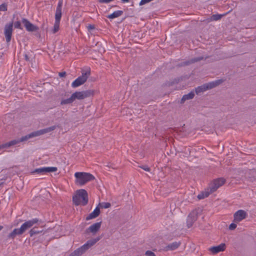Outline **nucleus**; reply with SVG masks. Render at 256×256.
<instances>
[{
	"label": "nucleus",
	"mask_w": 256,
	"mask_h": 256,
	"mask_svg": "<svg viewBox=\"0 0 256 256\" xmlns=\"http://www.w3.org/2000/svg\"><path fill=\"white\" fill-rule=\"evenodd\" d=\"M88 194L84 189L77 190L72 197V202L76 206H86L88 204Z\"/></svg>",
	"instance_id": "f257e3e1"
},
{
	"label": "nucleus",
	"mask_w": 256,
	"mask_h": 256,
	"mask_svg": "<svg viewBox=\"0 0 256 256\" xmlns=\"http://www.w3.org/2000/svg\"><path fill=\"white\" fill-rule=\"evenodd\" d=\"M102 236H98L94 238L90 239L80 248H77L74 252L70 254L69 256H80L88 250L91 246H94L101 238Z\"/></svg>",
	"instance_id": "f03ea898"
},
{
	"label": "nucleus",
	"mask_w": 256,
	"mask_h": 256,
	"mask_svg": "<svg viewBox=\"0 0 256 256\" xmlns=\"http://www.w3.org/2000/svg\"><path fill=\"white\" fill-rule=\"evenodd\" d=\"M74 176L76 178V184L80 186H83L95 178L90 173L84 172H76L74 174Z\"/></svg>",
	"instance_id": "7ed1b4c3"
},
{
	"label": "nucleus",
	"mask_w": 256,
	"mask_h": 256,
	"mask_svg": "<svg viewBox=\"0 0 256 256\" xmlns=\"http://www.w3.org/2000/svg\"><path fill=\"white\" fill-rule=\"evenodd\" d=\"M224 80H223L220 79L216 80L215 81L204 84L196 88V93L197 94H199L201 92H204L206 90L212 89L222 84L224 82Z\"/></svg>",
	"instance_id": "20e7f679"
},
{
	"label": "nucleus",
	"mask_w": 256,
	"mask_h": 256,
	"mask_svg": "<svg viewBox=\"0 0 256 256\" xmlns=\"http://www.w3.org/2000/svg\"><path fill=\"white\" fill-rule=\"evenodd\" d=\"M62 0H60L55 14V22L52 30L54 34L56 33L59 30L60 20L62 17Z\"/></svg>",
	"instance_id": "39448f33"
},
{
	"label": "nucleus",
	"mask_w": 256,
	"mask_h": 256,
	"mask_svg": "<svg viewBox=\"0 0 256 256\" xmlns=\"http://www.w3.org/2000/svg\"><path fill=\"white\" fill-rule=\"evenodd\" d=\"M90 74V70L83 72L81 76H78L72 84V88L78 87L84 84Z\"/></svg>",
	"instance_id": "423d86ee"
},
{
	"label": "nucleus",
	"mask_w": 256,
	"mask_h": 256,
	"mask_svg": "<svg viewBox=\"0 0 256 256\" xmlns=\"http://www.w3.org/2000/svg\"><path fill=\"white\" fill-rule=\"evenodd\" d=\"M94 94L93 90H88L82 92H76L72 94V96L74 100L76 99L81 100L93 96Z\"/></svg>",
	"instance_id": "0eeeda50"
},
{
	"label": "nucleus",
	"mask_w": 256,
	"mask_h": 256,
	"mask_svg": "<svg viewBox=\"0 0 256 256\" xmlns=\"http://www.w3.org/2000/svg\"><path fill=\"white\" fill-rule=\"evenodd\" d=\"M226 182V180L222 178L214 180L210 185L208 190H210L211 192L216 191L218 188L222 186Z\"/></svg>",
	"instance_id": "6e6552de"
},
{
	"label": "nucleus",
	"mask_w": 256,
	"mask_h": 256,
	"mask_svg": "<svg viewBox=\"0 0 256 256\" xmlns=\"http://www.w3.org/2000/svg\"><path fill=\"white\" fill-rule=\"evenodd\" d=\"M198 210H194L188 215L186 220V224L188 228H190L198 218Z\"/></svg>",
	"instance_id": "1a4fd4ad"
},
{
	"label": "nucleus",
	"mask_w": 256,
	"mask_h": 256,
	"mask_svg": "<svg viewBox=\"0 0 256 256\" xmlns=\"http://www.w3.org/2000/svg\"><path fill=\"white\" fill-rule=\"evenodd\" d=\"M13 22H11L6 24L4 28V34L6 39V42H9L12 38V33Z\"/></svg>",
	"instance_id": "9d476101"
},
{
	"label": "nucleus",
	"mask_w": 256,
	"mask_h": 256,
	"mask_svg": "<svg viewBox=\"0 0 256 256\" xmlns=\"http://www.w3.org/2000/svg\"><path fill=\"white\" fill-rule=\"evenodd\" d=\"M57 170L56 167H42L35 169L32 173L43 174L47 172H55Z\"/></svg>",
	"instance_id": "9b49d317"
},
{
	"label": "nucleus",
	"mask_w": 256,
	"mask_h": 256,
	"mask_svg": "<svg viewBox=\"0 0 256 256\" xmlns=\"http://www.w3.org/2000/svg\"><path fill=\"white\" fill-rule=\"evenodd\" d=\"M22 23L24 24L26 30L28 32H36L39 30L38 27L32 24L27 19L23 18Z\"/></svg>",
	"instance_id": "f8f14e48"
},
{
	"label": "nucleus",
	"mask_w": 256,
	"mask_h": 256,
	"mask_svg": "<svg viewBox=\"0 0 256 256\" xmlns=\"http://www.w3.org/2000/svg\"><path fill=\"white\" fill-rule=\"evenodd\" d=\"M38 222V219L37 218H33L31 220L26 222L20 226V229L24 233L27 230L32 227L35 224Z\"/></svg>",
	"instance_id": "ddd939ff"
},
{
	"label": "nucleus",
	"mask_w": 256,
	"mask_h": 256,
	"mask_svg": "<svg viewBox=\"0 0 256 256\" xmlns=\"http://www.w3.org/2000/svg\"><path fill=\"white\" fill-rule=\"evenodd\" d=\"M102 222L94 223L91 225L89 228L86 230V233H92L93 235L95 234L100 229Z\"/></svg>",
	"instance_id": "4468645a"
},
{
	"label": "nucleus",
	"mask_w": 256,
	"mask_h": 256,
	"mask_svg": "<svg viewBox=\"0 0 256 256\" xmlns=\"http://www.w3.org/2000/svg\"><path fill=\"white\" fill-rule=\"evenodd\" d=\"M247 216V213L244 210H240L236 212L234 214V222L238 223L244 219Z\"/></svg>",
	"instance_id": "2eb2a0df"
},
{
	"label": "nucleus",
	"mask_w": 256,
	"mask_h": 256,
	"mask_svg": "<svg viewBox=\"0 0 256 256\" xmlns=\"http://www.w3.org/2000/svg\"><path fill=\"white\" fill-rule=\"evenodd\" d=\"M226 249V244H221L220 245L216 246H212L209 248V250L214 254H217L220 252H223Z\"/></svg>",
	"instance_id": "dca6fc26"
},
{
	"label": "nucleus",
	"mask_w": 256,
	"mask_h": 256,
	"mask_svg": "<svg viewBox=\"0 0 256 256\" xmlns=\"http://www.w3.org/2000/svg\"><path fill=\"white\" fill-rule=\"evenodd\" d=\"M208 57L204 58L203 56H198L196 58H193L190 59V60H186V62H184L181 66H188L192 64H194V62L200 61L203 60H206Z\"/></svg>",
	"instance_id": "f3484780"
},
{
	"label": "nucleus",
	"mask_w": 256,
	"mask_h": 256,
	"mask_svg": "<svg viewBox=\"0 0 256 256\" xmlns=\"http://www.w3.org/2000/svg\"><path fill=\"white\" fill-rule=\"evenodd\" d=\"M100 209L98 206H96L94 210L91 212L86 218V220H90L91 219L94 218L98 217L100 214Z\"/></svg>",
	"instance_id": "a211bd4d"
},
{
	"label": "nucleus",
	"mask_w": 256,
	"mask_h": 256,
	"mask_svg": "<svg viewBox=\"0 0 256 256\" xmlns=\"http://www.w3.org/2000/svg\"><path fill=\"white\" fill-rule=\"evenodd\" d=\"M23 232L20 228H14L10 233L8 235V238L10 239H14L18 235H21L23 234Z\"/></svg>",
	"instance_id": "6ab92c4d"
},
{
	"label": "nucleus",
	"mask_w": 256,
	"mask_h": 256,
	"mask_svg": "<svg viewBox=\"0 0 256 256\" xmlns=\"http://www.w3.org/2000/svg\"><path fill=\"white\" fill-rule=\"evenodd\" d=\"M58 126H53L44 129L37 130L36 132V133L38 134V136L52 132Z\"/></svg>",
	"instance_id": "aec40b11"
},
{
	"label": "nucleus",
	"mask_w": 256,
	"mask_h": 256,
	"mask_svg": "<svg viewBox=\"0 0 256 256\" xmlns=\"http://www.w3.org/2000/svg\"><path fill=\"white\" fill-rule=\"evenodd\" d=\"M194 92L192 91L188 94H184L180 100V104H184V102L186 100H192L194 98Z\"/></svg>",
	"instance_id": "412c9836"
},
{
	"label": "nucleus",
	"mask_w": 256,
	"mask_h": 256,
	"mask_svg": "<svg viewBox=\"0 0 256 256\" xmlns=\"http://www.w3.org/2000/svg\"><path fill=\"white\" fill-rule=\"evenodd\" d=\"M180 244V242H174L172 243L168 244L166 247V250H173L176 249Z\"/></svg>",
	"instance_id": "4be33fe9"
},
{
	"label": "nucleus",
	"mask_w": 256,
	"mask_h": 256,
	"mask_svg": "<svg viewBox=\"0 0 256 256\" xmlns=\"http://www.w3.org/2000/svg\"><path fill=\"white\" fill-rule=\"evenodd\" d=\"M35 136H38V134L36 133V131L31 132L30 134H28L25 136H22L21 138H20V142L26 141L30 139V138H34Z\"/></svg>",
	"instance_id": "5701e85b"
},
{
	"label": "nucleus",
	"mask_w": 256,
	"mask_h": 256,
	"mask_svg": "<svg viewBox=\"0 0 256 256\" xmlns=\"http://www.w3.org/2000/svg\"><path fill=\"white\" fill-rule=\"evenodd\" d=\"M44 230L42 228H38L37 227H34L32 228L30 230L29 233L30 236L32 237L35 234H38L40 233H42L43 232Z\"/></svg>",
	"instance_id": "b1692460"
},
{
	"label": "nucleus",
	"mask_w": 256,
	"mask_h": 256,
	"mask_svg": "<svg viewBox=\"0 0 256 256\" xmlns=\"http://www.w3.org/2000/svg\"><path fill=\"white\" fill-rule=\"evenodd\" d=\"M123 14V11L122 10H117L114 12L112 14L108 15L107 17L110 19H113L118 17L120 16Z\"/></svg>",
	"instance_id": "393cba45"
},
{
	"label": "nucleus",
	"mask_w": 256,
	"mask_h": 256,
	"mask_svg": "<svg viewBox=\"0 0 256 256\" xmlns=\"http://www.w3.org/2000/svg\"><path fill=\"white\" fill-rule=\"evenodd\" d=\"M210 190H208V191L202 192L200 194H198V198L199 200L204 199L205 198H207L208 196L211 194Z\"/></svg>",
	"instance_id": "a878e982"
},
{
	"label": "nucleus",
	"mask_w": 256,
	"mask_h": 256,
	"mask_svg": "<svg viewBox=\"0 0 256 256\" xmlns=\"http://www.w3.org/2000/svg\"><path fill=\"white\" fill-rule=\"evenodd\" d=\"M74 102V99L73 98L72 96V95L70 97L67 99H64L61 100L60 104L64 105L66 104H70Z\"/></svg>",
	"instance_id": "bb28decb"
},
{
	"label": "nucleus",
	"mask_w": 256,
	"mask_h": 256,
	"mask_svg": "<svg viewBox=\"0 0 256 256\" xmlns=\"http://www.w3.org/2000/svg\"><path fill=\"white\" fill-rule=\"evenodd\" d=\"M20 142V138L18 139V140H12L4 144V146H6L8 148L10 147V146L17 144H18Z\"/></svg>",
	"instance_id": "cd10ccee"
},
{
	"label": "nucleus",
	"mask_w": 256,
	"mask_h": 256,
	"mask_svg": "<svg viewBox=\"0 0 256 256\" xmlns=\"http://www.w3.org/2000/svg\"><path fill=\"white\" fill-rule=\"evenodd\" d=\"M226 14L227 13L224 14H213L212 16V20H220V18H222L223 16H226Z\"/></svg>",
	"instance_id": "c85d7f7f"
},
{
	"label": "nucleus",
	"mask_w": 256,
	"mask_h": 256,
	"mask_svg": "<svg viewBox=\"0 0 256 256\" xmlns=\"http://www.w3.org/2000/svg\"><path fill=\"white\" fill-rule=\"evenodd\" d=\"M100 205L102 208H108L110 207L111 204L110 202H102L100 203Z\"/></svg>",
	"instance_id": "c756f323"
},
{
	"label": "nucleus",
	"mask_w": 256,
	"mask_h": 256,
	"mask_svg": "<svg viewBox=\"0 0 256 256\" xmlns=\"http://www.w3.org/2000/svg\"><path fill=\"white\" fill-rule=\"evenodd\" d=\"M31 52H28V54H24V60H26V61H28V62H31L32 61V58H31V56H32V54H30Z\"/></svg>",
	"instance_id": "7c9ffc66"
},
{
	"label": "nucleus",
	"mask_w": 256,
	"mask_h": 256,
	"mask_svg": "<svg viewBox=\"0 0 256 256\" xmlns=\"http://www.w3.org/2000/svg\"><path fill=\"white\" fill-rule=\"evenodd\" d=\"M14 28H16L22 29L21 23L20 21H17L14 23Z\"/></svg>",
	"instance_id": "2f4dec72"
},
{
	"label": "nucleus",
	"mask_w": 256,
	"mask_h": 256,
	"mask_svg": "<svg viewBox=\"0 0 256 256\" xmlns=\"http://www.w3.org/2000/svg\"><path fill=\"white\" fill-rule=\"evenodd\" d=\"M7 10V6L5 4L0 5V11H6Z\"/></svg>",
	"instance_id": "473e14b6"
},
{
	"label": "nucleus",
	"mask_w": 256,
	"mask_h": 256,
	"mask_svg": "<svg viewBox=\"0 0 256 256\" xmlns=\"http://www.w3.org/2000/svg\"><path fill=\"white\" fill-rule=\"evenodd\" d=\"M145 254L146 256H156L154 252L150 250H147Z\"/></svg>",
	"instance_id": "72a5a7b5"
},
{
	"label": "nucleus",
	"mask_w": 256,
	"mask_h": 256,
	"mask_svg": "<svg viewBox=\"0 0 256 256\" xmlns=\"http://www.w3.org/2000/svg\"><path fill=\"white\" fill-rule=\"evenodd\" d=\"M140 168H142L144 170L146 171V172H150V168L149 167H148L147 166H139Z\"/></svg>",
	"instance_id": "f704fd0d"
},
{
	"label": "nucleus",
	"mask_w": 256,
	"mask_h": 256,
	"mask_svg": "<svg viewBox=\"0 0 256 256\" xmlns=\"http://www.w3.org/2000/svg\"><path fill=\"white\" fill-rule=\"evenodd\" d=\"M236 227V224L234 223L231 224L229 226V229L230 230H234Z\"/></svg>",
	"instance_id": "c9c22d12"
},
{
	"label": "nucleus",
	"mask_w": 256,
	"mask_h": 256,
	"mask_svg": "<svg viewBox=\"0 0 256 256\" xmlns=\"http://www.w3.org/2000/svg\"><path fill=\"white\" fill-rule=\"evenodd\" d=\"M113 0H99V2L101 3H108Z\"/></svg>",
	"instance_id": "e433bc0d"
},
{
	"label": "nucleus",
	"mask_w": 256,
	"mask_h": 256,
	"mask_svg": "<svg viewBox=\"0 0 256 256\" xmlns=\"http://www.w3.org/2000/svg\"><path fill=\"white\" fill-rule=\"evenodd\" d=\"M66 75V72H62L58 73V76L60 77H64Z\"/></svg>",
	"instance_id": "4c0bfd02"
},
{
	"label": "nucleus",
	"mask_w": 256,
	"mask_h": 256,
	"mask_svg": "<svg viewBox=\"0 0 256 256\" xmlns=\"http://www.w3.org/2000/svg\"><path fill=\"white\" fill-rule=\"evenodd\" d=\"M94 25H92V24H90L88 26V30H94Z\"/></svg>",
	"instance_id": "58836bf2"
},
{
	"label": "nucleus",
	"mask_w": 256,
	"mask_h": 256,
	"mask_svg": "<svg viewBox=\"0 0 256 256\" xmlns=\"http://www.w3.org/2000/svg\"><path fill=\"white\" fill-rule=\"evenodd\" d=\"M6 178H7V176H4V178H2L0 179V186L4 184V182H3V180H5L6 179Z\"/></svg>",
	"instance_id": "ea45409f"
},
{
	"label": "nucleus",
	"mask_w": 256,
	"mask_h": 256,
	"mask_svg": "<svg viewBox=\"0 0 256 256\" xmlns=\"http://www.w3.org/2000/svg\"><path fill=\"white\" fill-rule=\"evenodd\" d=\"M4 146V144H2V145L0 146V150L2 149V148H7L6 146Z\"/></svg>",
	"instance_id": "a19ab883"
},
{
	"label": "nucleus",
	"mask_w": 256,
	"mask_h": 256,
	"mask_svg": "<svg viewBox=\"0 0 256 256\" xmlns=\"http://www.w3.org/2000/svg\"><path fill=\"white\" fill-rule=\"evenodd\" d=\"M130 1V0H122V2H128Z\"/></svg>",
	"instance_id": "79ce46f5"
},
{
	"label": "nucleus",
	"mask_w": 256,
	"mask_h": 256,
	"mask_svg": "<svg viewBox=\"0 0 256 256\" xmlns=\"http://www.w3.org/2000/svg\"><path fill=\"white\" fill-rule=\"evenodd\" d=\"M3 228V226H0V230H1Z\"/></svg>",
	"instance_id": "37998d69"
}]
</instances>
